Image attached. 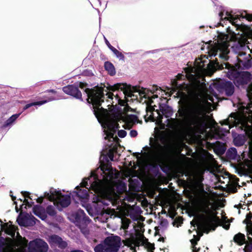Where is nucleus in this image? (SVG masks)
<instances>
[{"instance_id":"obj_1","label":"nucleus","mask_w":252,"mask_h":252,"mask_svg":"<svg viewBox=\"0 0 252 252\" xmlns=\"http://www.w3.org/2000/svg\"><path fill=\"white\" fill-rule=\"evenodd\" d=\"M145 88L139 86H133L126 83H117L111 85L101 84L93 88L84 90L88 103L94 110H136L129 105L131 102L144 104V98L147 95Z\"/></svg>"},{"instance_id":"obj_2","label":"nucleus","mask_w":252,"mask_h":252,"mask_svg":"<svg viewBox=\"0 0 252 252\" xmlns=\"http://www.w3.org/2000/svg\"><path fill=\"white\" fill-rule=\"evenodd\" d=\"M187 77L190 82L187 89L189 109L179 108L178 110H214L211 108L212 104L204 96V93L206 89L205 76L200 72H197L194 74L188 73Z\"/></svg>"},{"instance_id":"obj_3","label":"nucleus","mask_w":252,"mask_h":252,"mask_svg":"<svg viewBox=\"0 0 252 252\" xmlns=\"http://www.w3.org/2000/svg\"><path fill=\"white\" fill-rule=\"evenodd\" d=\"M217 208L214 202L208 200L203 201L197 208V211L203 213L202 222L199 223L197 220H194L191 222V224L193 227L197 225L198 228L206 233H208L210 230H214L219 221L215 213Z\"/></svg>"},{"instance_id":"obj_4","label":"nucleus","mask_w":252,"mask_h":252,"mask_svg":"<svg viewBox=\"0 0 252 252\" xmlns=\"http://www.w3.org/2000/svg\"><path fill=\"white\" fill-rule=\"evenodd\" d=\"M94 114L104 129L106 134L105 138L114 140L116 136L114 137V135L116 129L118 127L117 122L119 118L110 115L108 111H95Z\"/></svg>"},{"instance_id":"obj_5","label":"nucleus","mask_w":252,"mask_h":252,"mask_svg":"<svg viewBox=\"0 0 252 252\" xmlns=\"http://www.w3.org/2000/svg\"><path fill=\"white\" fill-rule=\"evenodd\" d=\"M227 34H224L223 37L220 39V42L215 44L210 50V56L216 57L217 55L223 61L228 59V54L229 53V46Z\"/></svg>"},{"instance_id":"obj_6","label":"nucleus","mask_w":252,"mask_h":252,"mask_svg":"<svg viewBox=\"0 0 252 252\" xmlns=\"http://www.w3.org/2000/svg\"><path fill=\"white\" fill-rule=\"evenodd\" d=\"M223 65H225V68L228 69L227 73V77L230 79L233 80L234 82L235 81L241 72L238 71L235 67L231 65L229 63H220L217 59H216L215 60L210 62L208 67L211 71L215 72L217 70H221L224 68Z\"/></svg>"},{"instance_id":"obj_7","label":"nucleus","mask_w":252,"mask_h":252,"mask_svg":"<svg viewBox=\"0 0 252 252\" xmlns=\"http://www.w3.org/2000/svg\"><path fill=\"white\" fill-rule=\"evenodd\" d=\"M28 241L17 233L16 238L13 240H8L4 248L5 252H25Z\"/></svg>"},{"instance_id":"obj_8","label":"nucleus","mask_w":252,"mask_h":252,"mask_svg":"<svg viewBox=\"0 0 252 252\" xmlns=\"http://www.w3.org/2000/svg\"><path fill=\"white\" fill-rule=\"evenodd\" d=\"M124 245L129 247L132 252H135V248L139 246L140 244L144 245L148 251H152L154 249V245L153 244L147 242V239L143 236V234L137 233L135 238H130L123 241Z\"/></svg>"},{"instance_id":"obj_9","label":"nucleus","mask_w":252,"mask_h":252,"mask_svg":"<svg viewBox=\"0 0 252 252\" xmlns=\"http://www.w3.org/2000/svg\"><path fill=\"white\" fill-rule=\"evenodd\" d=\"M28 252H47L48 245L40 239H36L29 243Z\"/></svg>"},{"instance_id":"obj_10","label":"nucleus","mask_w":252,"mask_h":252,"mask_svg":"<svg viewBox=\"0 0 252 252\" xmlns=\"http://www.w3.org/2000/svg\"><path fill=\"white\" fill-rule=\"evenodd\" d=\"M214 88L220 93H225L228 96H231L234 92V87L230 81H221L213 84Z\"/></svg>"},{"instance_id":"obj_11","label":"nucleus","mask_w":252,"mask_h":252,"mask_svg":"<svg viewBox=\"0 0 252 252\" xmlns=\"http://www.w3.org/2000/svg\"><path fill=\"white\" fill-rule=\"evenodd\" d=\"M142 100H144V104H146L145 110H172L171 108L168 106L167 109L163 108L158 100L155 101V100H153L147 94L144 98H142Z\"/></svg>"},{"instance_id":"obj_12","label":"nucleus","mask_w":252,"mask_h":252,"mask_svg":"<svg viewBox=\"0 0 252 252\" xmlns=\"http://www.w3.org/2000/svg\"><path fill=\"white\" fill-rule=\"evenodd\" d=\"M63 91L68 95H71L76 99L83 100L82 93L79 90L78 86L76 84L65 86L63 88Z\"/></svg>"},{"instance_id":"obj_13","label":"nucleus","mask_w":252,"mask_h":252,"mask_svg":"<svg viewBox=\"0 0 252 252\" xmlns=\"http://www.w3.org/2000/svg\"><path fill=\"white\" fill-rule=\"evenodd\" d=\"M50 199L54 200L58 205L63 207L68 206L70 203V198L69 195H63L60 192H55L50 197Z\"/></svg>"},{"instance_id":"obj_14","label":"nucleus","mask_w":252,"mask_h":252,"mask_svg":"<svg viewBox=\"0 0 252 252\" xmlns=\"http://www.w3.org/2000/svg\"><path fill=\"white\" fill-rule=\"evenodd\" d=\"M109 252H116L121 244V239L118 236L110 237L104 241Z\"/></svg>"},{"instance_id":"obj_15","label":"nucleus","mask_w":252,"mask_h":252,"mask_svg":"<svg viewBox=\"0 0 252 252\" xmlns=\"http://www.w3.org/2000/svg\"><path fill=\"white\" fill-rule=\"evenodd\" d=\"M163 116V111H147V114L145 116L146 121L156 122L159 124Z\"/></svg>"},{"instance_id":"obj_16","label":"nucleus","mask_w":252,"mask_h":252,"mask_svg":"<svg viewBox=\"0 0 252 252\" xmlns=\"http://www.w3.org/2000/svg\"><path fill=\"white\" fill-rule=\"evenodd\" d=\"M251 79V74L248 71H243L241 72L234 83L236 86L243 85L248 84Z\"/></svg>"},{"instance_id":"obj_17","label":"nucleus","mask_w":252,"mask_h":252,"mask_svg":"<svg viewBox=\"0 0 252 252\" xmlns=\"http://www.w3.org/2000/svg\"><path fill=\"white\" fill-rule=\"evenodd\" d=\"M18 223L22 226H28L35 224L34 220L28 215H20L17 219Z\"/></svg>"},{"instance_id":"obj_18","label":"nucleus","mask_w":252,"mask_h":252,"mask_svg":"<svg viewBox=\"0 0 252 252\" xmlns=\"http://www.w3.org/2000/svg\"><path fill=\"white\" fill-rule=\"evenodd\" d=\"M245 15H243V13H242L240 14H237V15H235V16H234L233 15H230L228 13V12H227L226 15L227 16H228L229 17H225L224 19H226L227 20L229 21V22L230 23H231V24L235 26L237 28V29H238L239 27V25L236 24L237 21L235 22V21L237 20L238 19H240V18H245L247 19V18L245 17L247 15H249L250 14H248L246 12V11H245Z\"/></svg>"},{"instance_id":"obj_19","label":"nucleus","mask_w":252,"mask_h":252,"mask_svg":"<svg viewBox=\"0 0 252 252\" xmlns=\"http://www.w3.org/2000/svg\"><path fill=\"white\" fill-rule=\"evenodd\" d=\"M250 57V56L244 57L243 59L240 58V59H238V63H237L238 68H241L243 69H247L250 68L252 66V63L251 59L249 58Z\"/></svg>"},{"instance_id":"obj_20","label":"nucleus","mask_w":252,"mask_h":252,"mask_svg":"<svg viewBox=\"0 0 252 252\" xmlns=\"http://www.w3.org/2000/svg\"><path fill=\"white\" fill-rule=\"evenodd\" d=\"M48 241L52 245H58L61 247H64L66 246V243L63 241L61 237L56 235L49 237Z\"/></svg>"},{"instance_id":"obj_21","label":"nucleus","mask_w":252,"mask_h":252,"mask_svg":"<svg viewBox=\"0 0 252 252\" xmlns=\"http://www.w3.org/2000/svg\"><path fill=\"white\" fill-rule=\"evenodd\" d=\"M1 230L7 234L13 236L15 234V227L12 224L11 222H9L1 225Z\"/></svg>"},{"instance_id":"obj_22","label":"nucleus","mask_w":252,"mask_h":252,"mask_svg":"<svg viewBox=\"0 0 252 252\" xmlns=\"http://www.w3.org/2000/svg\"><path fill=\"white\" fill-rule=\"evenodd\" d=\"M122 119L128 126H130L136 121L137 118L134 115H126L125 113L122 117Z\"/></svg>"},{"instance_id":"obj_23","label":"nucleus","mask_w":252,"mask_h":252,"mask_svg":"<svg viewBox=\"0 0 252 252\" xmlns=\"http://www.w3.org/2000/svg\"><path fill=\"white\" fill-rule=\"evenodd\" d=\"M34 214L42 220H45L47 215L43 209L40 206H35L33 208Z\"/></svg>"},{"instance_id":"obj_24","label":"nucleus","mask_w":252,"mask_h":252,"mask_svg":"<svg viewBox=\"0 0 252 252\" xmlns=\"http://www.w3.org/2000/svg\"><path fill=\"white\" fill-rule=\"evenodd\" d=\"M105 69L111 76H113L116 73L115 68L114 65L110 62L107 61L104 63Z\"/></svg>"},{"instance_id":"obj_25","label":"nucleus","mask_w":252,"mask_h":252,"mask_svg":"<svg viewBox=\"0 0 252 252\" xmlns=\"http://www.w3.org/2000/svg\"><path fill=\"white\" fill-rule=\"evenodd\" d=\"M47 102L46 100H42L32 102L30 103H28L24 107L23 109L25 110L32 106H40Z\"/></svg>"},{"instance_id":"obj_26","label":"nucleus","mask_w":252,"mask_h":252,"mask_svg":"<svg viewBox=\"0 0 252 252\" xmlns=\"http://www.w3.org/2000/svg\"><path fill=\"white\" fill-rule=\"evenodd\" d=\"M151 92V93L153 94V95L150 97V98H152L153 100H155V99H157V100H158V95L157 94H154L157 92V91L159 90L161 92H162L163 90H162L160 88V87H158L157 85H154L152 86V89L151 90H149Z\"/></svg>"},{"instance_id":"obj_27","label":"nucleus","mask_w":252,"mask_h":252,"mask_svg":"<svg viewBox=\"0 0 252 252\" xmlns=\"http://www.w3.org/2000/svg\"><path fill=\"white\" fill-rule=\"evenodd\" d=\"M234 241L240 245H242L245 243V236L244 235L239 233L236 235L234 237Z\"/></svg>"},{"instance_id":"obj_28","label":"nucleus","mask_w":252,"mask_h":252,"mask_svg":"<svg viewBox=\"0 0 252 252\" xmlns=\"http://www.w3.org/2000/svg\"><path fill=\"white\" fill-rule=\"evenodd\" d=\"M94 251L95 252H109L105 242L103 244L97 246L94 249Z\"/></svg>"},{"instance_id":"obj_29","label":"nucleus","mask_w":252,"mask_h":252,"mask_svg":"<svg viewBox=\"0 0 252 252\" xmlns=\"http://www.w3.org/2000/svg\"><path fill=\"white\" fill-rule=\"evenodd\" d=\"M252 217L250 215H247L246 217V219L244 220V223H246L247 226V231L249 233V235H251L252 236V223L250 225H248V222L251 219Z\"/></svg>"},{"instance_id":"obj_30","label":"nucleus","mask_w":252,"mask_h":252,"mask_svg":"<svg viewBox=\"0 0 252 252\" xmlns=\"http://www.w3.org/2000/svg\"><path fill=\"white\" fill-rule=\"evenodd\" d=\"M112 52L117 56V57L119 58L120 60H124V55L121 52L117 50L115 48L113 49Z\"/></svg>"},{"instance_id":"obj_31","label":"nucleus","mask_w":252,"mask_h":252,"mask_svg":"<svg viewBox=\"0 0 252 252\" xmlns=\"http://www.w3.org/2000/svg\"><path fill=\"white\" fill-rule=\"evenodd\" d=\"M247 95L250 99H251L252 98V84H251L249 85L247 89Z\"/></svg>"},{"instance_id":"obj_32","label":"nucleus","mask_w":252,"mask_h":252,"mask_svg":"<svg viewBox=\"0 0 252 252\" xmlns=\"http://www.w3.org/2000/svg\"><path fill=\"white\" fill-rule=\"evenodd\" d=\"M18 117V115H12L7 121V125H9L12 123Z\"/></svg>"},{"instance_id":"obj_33","label":"nucleus","mask_w":252,"mask_h":252,"mask_svg":"<svg viewBox=\"0 0 252 252\" xmlns=\"http://www.w3.org/2000/svg\"><path fill=\"white\" fill-rule=\"evenodd\" d=\"M248 56H250V55H247L246 53L242 52H240L238 54V55L237 56V61L238 62V59H240V58L243 59L244 57H248Z\"/></svg>"},{"instance_id":"obj_34","label":"nucleus","mask_w":252,"mask_h":252,"mask_svg":"<svg viewBox=\"0 0 252 252\" xmlns=\"http://www.w3.org/2000/svg\"><path fill=\"white\" fill-rule=\"evenodd\" d=\"M75 84L78 86V88H80L81 89H83L88 86V84L86 83L80 82L79 83H76Z\"/></svg>"},{"instance_id":"obj_35","label":"nucleus","mask_w":252,"mask_h":252,"mask_svg":"<svg viewBox=\"0 0 252 252\" xmlns=\"http://www.w3.org/2000/svg\"><path fill=\"white\" fill-rule=\"evenodd\" d=\"M118 134L120 137L124 138L126 136V132L124 130H121L119 131Z\"/></svg>"},{"instance_id":"obj_36","label":"nucleus","mask_w":252,"mask_h":252,"mask_svg":"<svg viewBox=\"0 0 252 252\" xmlns=\"http://www.w3.org/2000/svg\"><path fill=\"white\" fill-rule=\"evenodd\" d=\"M47 213L49 215H54L55 213V211L53 207L50 206L47 209Z\"/></svg>"},{"instance_id":"obj_37","label":"nucleus","mask_w":252,"mask_h":252,"mask_svg":"<svg viewBox=\"0 0 252 252\" xmlns=\"http://www.w3.org/2000/svg\"><path fill=\"white\" fill-rule=\"evenodd\" d=\"M199 239V237H198V236H195L194 235V238L193 239H192L191 240H190V242L191 243V244L192 245H195L196 244V242L197 241H198Z\"/></svg>"},{"instance_id":"obj_38","label":"nucleus","mask_w":252,"mask_h":252,"mask_svg":"<svg viewBox=\"0 0 252 252\" xmlns=\"http://www.w3.org/2000/svg\"><path fill=\"white\" fill-rule=\"evenodd\" d=\"M223 15V13L222 12H220L219 13V16L220 17V19H221V21L220 23H218V25L217 26H223V24L221 23V21H227L226 19H222V16Z\"/></svg>"},{"instance_id":"obj_39","label":"nucleus","mask_w":252,"mask_h":252,"mask_svg":"<svg viewBox=\"0 0 252 252\" xmlns=\"http://www.w3.org/2000/svg\"><path fill=\"white\" fill-rule=\"evenodd\" d=\"M105 42L108 47L112 51H113V49L115 48L113 46H112L108 40L105 38Z\"/></svg>"},{"instance_id":"obj_40","label":"nucleus","mask_w":252,"mask_h":252,"mask_svg":"<svg viewBox=\"0 0 252 252\" xmlns=\"http://www.w3.org/2000/svg\"><path fill=\"white\" fill-rule=\"evenodd\" d=\"M137 132L135 130H131L130 132V135L132 137L136 136L137 135Z\"/></svg>"},{"instance_id":"obj_41","label":"nucleus","mask_w":252,"mask_h":252,"mask_svg":"<svg viewBox=\"0 0 252 252\" xmlns=\"http://www.w3.org/2000/svg\"><path fill=\"white\" fill-rule=\"evenodd\" d=\"M245 17H246L247 18V20H248L249 21H252V14L247 15Z\"/></svg>"},{"instance_id":"obj_42","label":"nucleus","mask_w":252,"mask_h":252,"mask_svg":"<svg viewBox=\"0 0 252 252\" xmlns=\"http://www.w3.org/2000/svg\"><path fill=\"white\" fill-rule=\"evenodd\" d=\"M212 89L211 88V87L210 86V88H209V92L210 93L212 94L213 95H214L215 96H217V94L214 92V91L213 90H212V91L211 90Z\"/></svg>"},{"instance_id":"obj_43","label":"nucleus","mask_w":252,"mask_h":252,"mask_svg":"<svg viewBox=\"0 0 252 252\" xmlns=\"http://www.w3.org/2000/svg\"><path fill=\"white\" fill-rule=\"evenodd\" d=\"M107 94H108V97L109 98H111L112 99H113V96H114V94L111 92L110 93H108Z\"/></svg>"},{"instance_id":"obj_44","label":"nucleus","mask_w":252,"mask_h":252,"mask_svg":"<svg viewBox=\"0 0 252 252\" xmlns=\"http://www.w3.org/2000/svg\"><path fill=\"white\" fill-rule=\"evenodd\" d=\"M43 201V197H39L36 199V201L38 203H41Z\"/></svg>"},{"instance_id":"obj_45","label":"nucleus","mask_w":252,"mask_h":252,"mask_svg":"<svg viewBox=\"0 0 252 252\" xmlns=\"http://www.w3.org/2000/svg\"><path fill=\"white\" fill-rule=\"evenodd\" d=\"M223 227L225 229H228L229 228V224H224L222 225Z\"/></svg>"},{"instance_id":"obj_46","label":"nucleus","mask_w":252,"mask_h":252,"mask_svg":"<svg viewBox=\"0 0 252 252\" xmlns=\"http://www.w3.org/2000/svg\"><path fill=\"white\" fill-rule=\"evenodd\" d=\"M182 76V74H178L177 76V77L178 79H180L181 78Z\"/></svg>"},{"instance_id":"obj_47","label":"nucleus","mask_w":252,"mask_h":252,"mask_svg":"<svg viewBox=\"0 0 252 252\" xmlns=\"http://www.w3.org/2000/svg\"><path fill=\"white\" fill-rule=\"evenodd\" d=\"M173 83L174 84L175 87H178L177 82L176 81H174Z\"/></svg>"},{"instance_id":"obj_48","label":"nucleus","mask_w":252,"mask_h":252,"mask_svg":"<svg viewBox=\"0 0 252 252\" xmlns=\"http://www.w3.org/2000/svg\"><path fill=\"white\" fill-rule=\"evenodd\" d=\"M236 110L240 111V110H243V109H241L240 108H238V109H236Z\"/></svg>"},{"instance_id":"obj_49","label":"nucleus","mask_w":252,"mask_h":252,"mask_svg":"<svg viewBox=\"0 0 252 252\" xmlns=\"http://www.w3.org/2000/svg\"><path fill=\"white\" fill-rule=\"evenodd\" d=\"M50 92H55V91L53 90H51L50 91Z\"/></svg>"},{"instance_id":"obj_50","label":"nucleus","mask_w":252,"mask_h":252,"mask_svg":"<svg viewBox=\"0 0 252 252\" xmlns=\"http://www.w3.org/2000/svg\"><path fill=\"white\" fill-rule=\"evenodd\" d=\"M196 212H195V213H193L192 215H196Z\"/></svg>"},{"instance_id":"obj_51","label":"nucleus","mask_w":252,"mask_h":252,"mask_svg":"<svg viewBox=\"0 0 252 252\" xmlns=\"http://www.w3.org/2000/svg\"><path fill=\"white\" fill-rule=\"evenodd\" d=\"M192 252H196V251H195V250H192Z\"/></svg>"},{"instance_id":"obj_52","label":"nucleus","mask_w":252,"mask_h":252,"mask_svg":"<svg viewBox=\"0 0 252 252\" xmlns=\"http://www.w3.org/2000/svg\"><path fill=\"white\" fill-rule=\"evenodd\" d=\"M251 53L252 54V50H251Z\"/></svg>"},{"instance_id":"obj_53","label":"nucleus","mask_w":252,"mask_h":252,"mask_svg":"<svg viewBox=\"0 0 252 252\" xmlns=\"http://www.w3.org/2000/svg\"><path fill=\"white\" fill-rule=\"evenodd\" d=\"M247 110L251 111V110L249 109H247Z\"/></svg>"}]
</instances>
